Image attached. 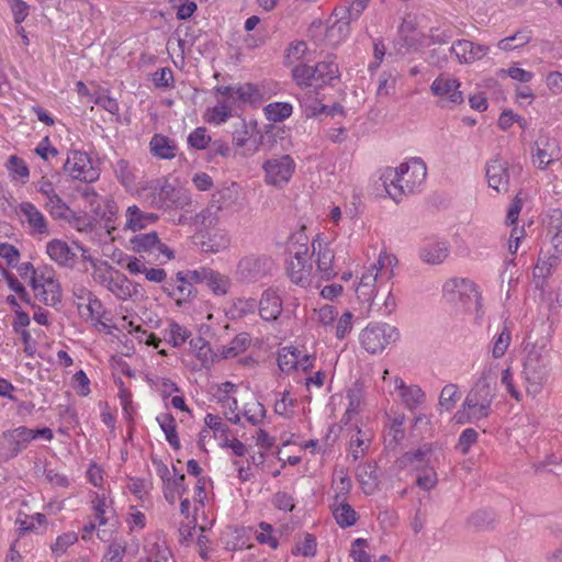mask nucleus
Returning <instances> with one entry per match:
<instances>
[{"label":"nucleus","mask_w":562,"mask_h":562,"mask_svg":"<svg viewBox=\"0 0 562 562\" xmlns=\"http://www.w3.org/2000/svg\"><path fill=\"white\" fill-rule=\"evenodd\" d=\"M550 337L541 336L525 347L521 376L526 391L533 396L538 395L548 383L551 374V344Z\"/></svg>","instance_id":"f257e3e1"},{"label":"nucleus","mask_w":562,"mask_h":562,"mask_svg":"<svg viewBox=\"0 0 562 562\" xmlns=\"http://www.w3.org/2000/svg\"><path fill=\"white\" fill-rule=\"evenodd\" d=\"M427 167L419 157L411 158L396 168H386L381 180L389 196L396 203L405 195L419 192L425 184Z\"/></svg>","instance_id":"f03ea898"},{"label":"nucleus","mask_w":562,"mask_h":562,"mask_svg":"<svg viewBox=\"0 0 562 562\" xmlns=\"http://www.w3.org/2000/svg\"><path fill=\"white\" fill-rule=\"evenodd\" d=\"M495 391L496 380L492 375V370H485L468 393L462 404V411L459 412V422H463L462 416L465 417L464 422L468 423H477L487 418L492 413Z\"/></svg>","instance_id":"7ed1b4c3"},{"label":"nucleus","mask_w":562,"mask_h":562,"mask_svg":"<svg viewBox=\"0 0 562 562\" xmlns=\"http://www.w3.org/2000/svg\"><path fill=\"white\" fill-rule=\"evenodd\" d=\"M397 266V258L386 251H381L373 262L361 276L356 288V295L359 304H362L369 313L376 295V284L390 281L394 277V268Z\"/></svg>","instance_id":"20e7f679"},{"label":"nucleus","mask_w":562,"mask_h":562,"mask_svg":"<svg viewBox=\"0 0 562 562\" xmlns=\"http://www.w3.org/2000/svg\"><path fill=\"white\" fill-rule=\"evenodd\" d=\"M442 293L449 303L460 304L465 310L474 307L477 316H481L482 296L472 280L465 278L449 279L442 286Z\"/></svg>","instance_id":"39448f33"},{"label":"nucleus","mask_w":562,"mask_h":562,"mask_svg":"<svg viewBox=\"0 0 562 562\" xmlns=\"http://www.w3.org/2000/svg\"><path fill=\"white\" fill-rule=\"evenodd\" d=\"M400 339V331L395 326L382 322L369 323L359 335L362 348L371 353H381L387 346Z\"/></svg>","instance_id":"423d86ee"},{"label":"nucleus","mask_w":562,"mask_h":562,"mask_svg":"<svg viewBox=\"0 0 562 562\" xmlns=\"http://www.w3.org/2000/svg\"><path fill=\"white\" fill-rule=\"evenodd\" d=\"M296 164L290 155H278L262 164L265 182L268 186L283 188L292 179Z\"/></svg>","instance_id":"0eeeda50"},{"label":"nucleus","mask_w":562,"mask_h":562,"mask_svg":"<svg viewBox=\"0 0 562 562\" xmlns=\"http://www.w3.org/2000/svg\"><path fill=\"white\" fill-rule=\"evenodd\" d=\"M31 286L35 296L48 306H56L61 301V289L55 279L53 269L44 268L40 272H33Z\"/></svg>","instance_id":"6e6552de"},{"label":"nucleus","mask_w":562,"mask_h":562,"mask_svg":"<svg viewBox=\"0 0 562 562\" xmlns=\"http://www.w3.org/2000/svg\"><path fill=\"white\" fill-rule=\"evenodd\" d=\"M518 167L510 166L508 160L499 155L488 159L485 165V177L491 189L498 193H506L510 187V180Z\"/></svg>","instance_id":"1a4fd4ad"},{"label":"nucleus","mask_w":562,"mask_h":562,"mask_svg":"<svg viewBox=\"0 0 562 562\" xmlns=\"http://www.w3.org/2000/svg\"><path fill=\"white\" fill-rule=\"evenodd\" d=\"M31 428L19 426L0 436V462H8L18 457L32 442Z\"/></svg>","instance_id":"9d476101"},{"label":"nucleus","mask_w":562,"mask_h":562,"mask_svg":"<svg viewBox=\"0 0 562 562\" xmlns=\"http://www.w3.org/2000/svg\"><path fill=\"white\" fill-rule=\"evenodd\" d=\"M151 204L161 210H187L192 204L191 194L181 188H176L168 181L156 189Z\"/></svg>","instance_id":"9b49d317"},{"label":"nucleus","mask_w":562,"mask_h":562,"mask_svg":"<svg viewBox=\"0 0 562 562\" xmlns=\"http://www.w3.org/2000/svg\"><path fill=\"white\" fill-rule=\"evenodd\" d=\"M130 243L135 252L154 256L156 260L164 258L162 262H167L175 259L173 250L160 240L156 232L137 234Z\"/></svg>","instance_id":"f8f14e48"},{"label":"nucleus","mask_w":562,"mask_h":562,"mask_svg":"<svg viewBox=\"0 0 562 562\" xmlns=\"http://www.w3.org/2000/svg\"><path fill=\"white\" fill-rule=\"evenodd\" d=\"M64 170L72 179L93 182L99 179V170L92 166L90 157L82 151L72 150L64 162Z\"/></svg>","instance_id":"ddd939ff"},{"label":"nucleus","mask_w":562,"mask_h":562,"mask_svg":"<svg viewBox=\"0 0 562 562\" xmlns=\"http://www.w3.org/2000/svg\"><path fill=\"white\" fill-rule=\"evenodd\" d=\"M190 276L195 284H204L215 296H225L232 288V280L228 276L210 267L192 269Z\"/></svg>","instance_id":"4468645a"},{"label":"nucleus","mask_w":562,"mask_h":562,"mask_svg":"<svg viewBox=\"0 0 562 562\" xmlns=\"http://www.w3.org/2000/svg\"><path fill=\"white\" fill-rule=\"evenodd\" d=\"M192 270L178 271L175 278L167 280L161 289L162 291L180 306L183 302L194 296L195 291L191 279Z\"/></svg>","instance_id":"2eb2a0df"},{"label":"nucleus","mask_w":562,"mask_h":562,"mask_svg":"<svg viewBox=\"0 0 562 562\" xmlns=\"http://www.w3.org/2000/svg\"><path fill=\"white\" fill-rule=\"evenodd\" d=\"M273 262L266 256H248L237 266V276L246 282H255L270 273Z\"/></svg>","instance_id":"dca6fc26"},{"label":"nucleus","mask_w":562,"mask_h":562,"mask_svg":"<svg viewBox=\"0 0 562 562\" xmlns=\"http://www.w3.org/2000/svg\"><path fill=\"white\" fill-rule=\"evenodd\" d=\"M559 146L554 138L548 135H541L535 142V150L532 154V164L544 170L548 166L559 159Z\"/></svg>","instance_id":"f3484780"},{"label":"nucleus","mask_w":562,"mask_h":562,"mask_svg":"<svg viewBox=\"0 0 562 562\" xmlns=\"http://www.w3.org/2000/svg\"><path fill=\"white\" fill-rule=\"evenodd\" d=\"M18 214L27 224L31 235H48V222L44 214L31 202L19 204Z\"/></svg>","instance_id":"a211bd4d"},{"label":"nucleus","mask_w":562,"mask_h":562,"mask_svg":"<svg viewBox=\"0 0 562 562\" xmlns=\"http://www.w3.org/2000/svg\"><path fill=\"white\" fill-rule=\"evenodd\" d=\"M460 82L452 76L441 74L431 83L430 90L434 95L445 98L452 104L463 102V94L459 90Z\"/></svg>","instance_id":"6ab92c4d"},{"label":"nucleus","mask_w":562,"mask_h":562,"mask_svg":"<svg viewBox=\"0 0 562 562\" xmlns=\"http://www.w3.org/2000/svg\"><path fill=\"white\" fill-rule=\"evenodd\" d=\"M460 64H472L482 59L490 50L488 46L473 43L468 40L453 42L449 48Z\"/></svg>","instance_id":"aec40b11"},{"label":"nucleus","mask_w":562,"mask_h":562,"mask_svg":"<svg viewBox=\"0 0 562 562\" xmlns=\"http://www.w3.org/2000/svg\"><path fill=\"white\" fill-rule=\"evenodd\" d=\"M393 385L394 391L397 392L401 402L407 409L414 411L425 402L426 394L419 385H407L400 376L393 379Z\"/></svg>","instance_id":"412c9836"},{"label":"nucleus","mask_w":562,"mask_h":562,"mask_svg":"<svg viewBox=\"0 0 562 562\" xmlns=\"http://www.w3.org/2000/svg\"><path fill=\"white\" fill-rule=\"evenodd\" d=\"M282 299L276 289L269 288L261 294L258 302L259 315L263 321H276L282 313Z\"/></svg>","instance_id":"4be33fe9"},{"label":"nucleus","mask_w":562,"mask_h":562,"mask_svg":"<svg viewBox=\"0 0 562 562\" xmlns=\"http://www.w3.org/2000/svg\"><path fill=\"white\" fill-rule=\"evenodd\" d=\"M46 254L59 267H72L77 258L74 248L67 241L58 238L47 243Z\"/></svg>","instance_id":"5701e85b"},{"label":"nucleus","mask_w":562,"mask_h":562,"mask_svg":"<svg viewBox=\"0 0 562 562\" xmlns=\"http://www.w3.org/2000/svg\"><path fill=\"white\" fill-rule=\"evenodd\" d=\"M431 456H432V446L429 443H425L420 447H418L415 450L405 452L400 459H398V465L401 468H408L416 471H420L431 463Z\"/></svg>","instance_id":"b1692460"},{"label":"nucleus","mask_w":562,"mask_h":562,"mask_svg":"<svg viewBox=\"0 0 562 562\" xmlns=\"http://www.w3.org/2000/svg\"><path fill=\"white\" fill-rule=\"evenodd\" d=\"M157 221V214L142 211L137 205H131L125 211L124 229L132 232L142 231Z\"/></svg>","instance_id":"393cba45"},{"label":"nucleus","mask_w":562,"mask_h":562,"mask_svg":"<svg viewBox=\"0 0 562 562\" xmlns=\"http://www.w3.org/2000/svg\"><path fill=\"white\" fill-rule=\"evenodd\" d=\"M149 151L158 159L171 160L177 156L178 145L175 139L156 133L150 138Z\"/></svg>","instance_id":"a878e982"},{"label":"nucleus","mask_w":562,"mask_h":562,"mask_svg":"<svg viewBox=\"0 0 562 562\" xmlns=\"http://www.w3.org/2000/svg\"><path fill=\"white\" fill-rule=\"evenodd\" d=\"M233 144L237 149H241V156L250 157L258 151L260 142L252 138L246 123L241 122L233 132Z\"/></svg>","instance_id":"bb28decb"},{"label":"nucleus","mask_w":562,"mask_h":562,"mask_svg":"<svg viewBox=\"0 0 562 562\" xmlns=\"http://www.w3.org/2000/svg\"><path fill=\"white\" fill-rule=\"evenodd\" d=\"M313 266L308 260H289L286 272L290 280L301 288H307L312 283Z\"/></svg>","instance_id":"cd10ccee"},{"label":"nucleus","mask_w":562,"mask_h":562,"mask_svg":"<svg viewBox=\"0 0 562 562\" xmlns=\"http://www.w3.org/2000/svg\"><path fill=\"white\" fill-rule=\"evenodd\" d=\"M373 434L370 429H362L355 426V431L350 436L349 453L355 461L363 458L371 446Z\"/></svg>","instance_id":"c85d7f7f"},{"label":"nucleus","mask_w":562,"mask_h":562,"mask_svg":"<svg viewBox=\"0 0 562 562\" xmlns=\"http://www.w3.org/2000/svg\"><path fill=\"white\" fill-rule=\"evenodd\" d=\"M318 89L305 88L297 94V100L301 108L304 110L307 117L316 116L326 112V105L322 103V99L318 97Z\"/></svg>","instance_id":"c756f323"},{"label":"nucleus","mask_w":562,"mask_h":562,"mask_svg":"<svg viewBox=\"0 0 562 562\" xmlns=\"http://www.w3.org/2000/svg\"><path fill=\"white\" fill-rule=\"evenodd\" d=\"M450 249L446 241H431L420 248V259L428 265H440L449 256Z\"/></svg>","instance_id":"7c9ffc66"},{"label":"nucleus","mask_w":562,"mask_h":562,"mask_svg":"<svg viewBox=\"0 0 562 562\" xmlns=\"http://www.w3.org/2000/svg\"><path fill=\"white\" fill-rule=\"evenodd\" d=\"M330 507L336 522L341 528H347L356 524L358 515L346 502V498H334Z\"/></svg>","instance_id":"2f4dec72"},{"label":"nucleus","mask_w":562,"mask_h":562,"mask_svg":"<svg viewBox=\"0 0 562 562\" xmlns=\"http://www.w3.org/2000/svg\"><path fill=\"white\" fill-rule=\"evenodd\" d=\"M316 255L317 271L321 278L329 280L335 277L337 272L334 268L335 255L333 249L328 245L323 246L322 244H318Z\"/></svg>","instance_id":"473e14b6"},{"label":"nucleus","mask_w":562,"mask_h":562,"mask_svg":"<svg viewBox=\"0 0 562 562\" xmlns=\"http://www.w3.org/2000/svg\"><path fill=\"white\" fill-rule=\"evenodd\" d=\"M108 290L121 301H127L137 292L136 285L119 271H115L114 280L109 283Z\"/></svg>","instance_id":"72a5a7b5"},{"label":"nucleus","mask_w":562,"mask_h":562,"mask_svg":"<svg viewBox=\"0 0 562 562\" xmlns=\"http://www.w3.org/2000/svg\"><path fill=\"white\" fill-rule=\"evenodd\" d=\"M348 16L344 13L340 19L336 20L330 26H328L325 31V40L328 45L336 46L345 41L350 34V24Z\"/></svg>","instance_id":"f704fd0d"},{"label":"nucleus","mask_w":562,"mask_h":562,"mask_svg":"<svg viewBox=\"0 0 562 562\" xmlns=\"http://www.w3.org/2000/svg\"><path fill=\"white\" fill-rule=\"evenodd\" d=\"M339 77L338 65L331 60L321 61L314 66L315 89L329 85Z\"/></svg>","instance_id":"c9c22d12"},{"label":"nucleus","mask_w":562,"mask_h":562,"mask_svg":"<svg viewBox=\"0 0 562 562\" xmlns=\"http://www.w3.org/2000/svg\"><path fill=\"white\" fill-rule=\"evenodd\" d=\"M357 479L359 484L361 485L362 491L367 495L373 494L378 488V475L375 471V464L373 463H362L357 468Z\"/></svg>","instance_id":"e433bc0d"},{"label":"nucleus","mask_w":562,"mask_h":562,"mask_svg":"<svg viewBox=\"0 0 562 562\" xmlns=\"http://www.w3.org/2000/svg\"><path fill=\"white\" fill-rule=\"evenodd\" d=\"M172 470L176 475L164 485L165 498L171 505L175 504L178 496L181 497L188 490L187 485L184 484V474H178L176 467H173Z\"/></svg>","instance_id":"4c0bfd02"},{"label":"nucleus","mask_w":562,"mask_h":562,"mask_svg":"<svg viewBox=\"0 0 562 562\" xmlns=\"http://www.w3.org/2000/svg\"><path fill=\"white\" fill-rule=\"evenodd\" d=\"M170 551L162 542H147L144 546V557L137 562H167Z\"/></svg>","instance_id":"58836bf2"},{"label":"nucleus","mask_w":562,"mask_h":562,"mask_svg":"<svg viewBox=\"0 0 562 562\" xmlns=\"http://www.w3.org/2000/svg\"><path fill=\"white\" fill-rule=\"evenodd\" d=\"M44 206L54 220L71 221L74 217V212L58 194L46 200Z\"/></svg>","instance_id":"ea45409f"},{"label":"nucleus","mask_w":562,"mask_h":562,"mask_svg":"<svg viewBox=\"0 0 562 562\" xmlns=\"http://www.w3.org/2000/svg\"><path fill=\"white\" fill-rule=\"evenodd\" d=\"M156 420L159 424L161 430L164 431L168 443L173 449L178 450L180 448V440L176 429L175 417L169 413H165L158 415Z\"/></svg>","instance_id":"a19ab883"},{"label":"nucleus","mask_w":562,"mask_h":562,"mask_svg":"<svg viewBox=\"0 0 562 562\" xmlns=\"http://www.w3.org/2000/svg\"><path fill=\"white\" fill-rule=\"evenodd\" d=\"M531 31L522 29L517 31L514 35L505 37L497 43V47L502 50H514L527 45L531 41Z\"/></svg>","instance_id":"79ce46f5"},{"label":"nucleus","mask_w":562,"mask_h":562,"mask_svg":"<svg viewBox=\"0 0 562 562\" xmlns=\"http://www.w3.org/2000/svg\"><path fill=\"white\" fill-rule=\"evenodd\" d=\"M222 206L218 204V201L215 200V195H213L210 204L202 210L199 214L195 215L194 222L198 225L203 227H212L216 225L218 221V212Z\"/></svg>","instance_id":"37998d69"},{"label":"nucleus","mask_w":562,"mask_h":562,"mask_svg":"<svg viewBox=\"0 0 562 562\" xmlns=\"http://www.w3.org/2000/svg\"><path fill=\"white\" fill-rule=\"evenodd\" d=\"M190 336L191 331L188 328L173 321L164 330L165 339L173 347L182 346Z\"/></svg>","instance_id":"c03bdc74"},{"label":"nucleus","mask_w":562,"mask_h":562,"mask_svg":"<svg viewBox=\"0 0 562 562\" xmlns=\"http://www.w3.org/2000/svg\"><path fill=\"white\" fill-rule=\"evenodd\" d=\"M7 169L13 181L25 183L30 177V169L26 162L15 155L9 157Z\"/></svg>","instance_id":"a18cd8bd"},{"label":"nucleus","mask_w":562,"mask_h":562,"mask_svg":"<svg viewBox=\"0 0 562 562\" xmlns=\"http://www.w3.org/2000/svg\"><path fill=\"white\" fill-rule=\"evenodd\" d=\"M292 77L301 89L315 88L314 66L299 64L292 68Z\"/></svg>","instance_id":"49530a36"},{"label":"nucleus","mask_w":562,"mask_h":562,"mask_svg":"<svg viewBox=\"0 0 562 562\" xmlns=\"http://www.w3.org/2000/svg\"><path fill=\"white\" fill-rule=\"evenodd\" d=\"M290 260H308L307 237L304 235L292 236L288 245Z\"/></svg>","instance_id":"de8ad7c7"},{"label":"nucleus","mask_w":562,"mask_h":562,"mask_svg":"<svg viewBox=\"0 0 562 562\" xmlns=\"http://www.w3.org/2000/svg\"><path fill=\"white\" fill-rule=\"evenodd\" d=\"M512 342V333L507 326H504L499 334L492 339V356L501 359L505 356Z\"/></svg>","instance_id":"09e8293b"},{"label":"nucleus","mask_w":562,"mask_h":562,"mask_svg":"<svg viewBox=\"0 0 562 562\" xmlns=\"http://www.w3.org/2000/svg\"><path fill=\"white\" fill-rule=\"evenodd\" d=\"M293 108L288 102H272L266 105L265 112L267 117L273 122H281L290 117Z\"/></svg>","instance_id":"8fccbe9b"},{"label":"nucleus","mask_w":562,"mask_h":562,"mask_svg":"<svg viewBox=\"0 0 562 562\" xmlns=\"http://www.w3.org/2000/svg\"><path fill=\"white\" fill-rule=\"evenodd\" d=\"M95 217L112 221L117 212L116 203L112 199L101 198L90 210Z\"/></svg>","instance_id":"3c124183"},{"label":"nucleus","mask_w":562,"mask_h":562,"mask_svg":"<svg viewBox=\"0 0 562 562\" xmlns=\"http://www.w3.org/2000/svg\"><path fill=\"white\" fill-rule=\"evenodd\" d=\"M207 122L221 125L232 116V108L226 101H218V103L207 110Z\"/></svg>","instance_id":"603ef678"},{"label":"nucleus","mask_w":562,"mask_h":562,"mask_svg":"<svg viewBox=\"0 0 562 562\" xmlns=\"http://www.w3.org/2000/svg\"><path fill=\"white\" fill-rule=\"evenodd\" d=\"M114 172L119 181L126 189H132L135 184V173L127 160L121 159L116 162Z\"/></svg>","instance_id":"864d4df0"},{"label":"nucleus","mask_w":562,"mask_h":562,"mask_svg":"<svg viewBox=\"0 0 562 562\" xmlns=\"http://www.w3.org/2000/svg\"><path fill=\"white\" fill-rule=\"evenodd\" d=\"M316 539L311 533H305L292 548L293 555L314 557L316 554Z\"/></svg>","instance_id":"5fc2aeb1"},{"label":"nucleus","mask_w":562,"mask_h":562,"mask_svg":"<svg viewBox=\"0 0 562 562\" xmlns=\"http://www.w3.org/2000/svg\"><path fill=\"white\" fill-rule=\"evenodd\" d=\"M258 308V302L255 299L239 297L233 302L231 312L233 317H243L248 314L255 313Z\"/></svg>","instance_id":"6e6d98bb"},{"label":"nucleus","mask_w":562,"mask_h":562,"mask_svg":"<svg viewBox=\"0 0 562 562\" xmlns=\"http://www.w3.org/2000/svg\"><path fill=\"white\" fill-rule=\"evenodd\" d=\"M460 398L459 390L456 384H447L441 390L439 405L446 411H451Z\"/></svg>","instance_id":"4d7b16f0"},{"label":"nucleus","mask_w":562,"mask_h":562,"mask_svg":"<svg viewBox=\"0 0 562 562\" xmlns=\"http://www.w3.org/2000/svg\"><path fill=\"white\" fill-rule=\"evenodd\" d=\"M244 416L251 425H260L266 417V408L260 402L254 401L246 404Z\"/></svg>","instance_id":"13d9d810"},{"label":"nucleus","mask_w":562,"mask_h":562,"mask_svg":"<svg viewBox=\"0 0 562 562\" xmlns=\"http://www.w3.org/2000/svg\"><path fill=\"white\" fill-rule=\"evenodd\" d=\"M211 139L205 127H196L189 134L188 144L196 150H203L209 147Z\"/></svg>","instance_id":"bf43d9fd"},{"label":"nucleus","mask_w":562,"mask_h":562,"mask_svg":"<svg viewBox=\"0 0 562 562\" xmlns=\"http://www.w3.org/2000/svg\"><path fill=\"white\" fill-rule=\"evenodd\" d=\"M78 541V536L74 531L65 532L57 537L50 549L55 557L63 555L67 549Z\"/></svg>","instance_id":"052dcab7"},{"label":"nucleus","mask_w":562,"mask_h":562,"mask_svg":"<svg viewBox=\"0 0 562 562\" xmlns=\"http://www.w3.org/2000/svg\"><path fill=\"white\" fill-rule=\"evenodd\" d=\"M236 99L237 102L256 103L260 101L259 89L252 83L238 85Z\"/></svg>","instance_id":"680f3d73"},{"label":"nucleus","mask_w":562,"mask_h":562,"mask_svg":"<svg viewBox=\"0 0 562 562\" xmlns=\"http://www.w3.org/2000/svg\"><path fill=\"white\" fill-rule=\"evenodd\" d=\"M353 314L350 311L342 313L337 319L335 326V336L338 340H344L352 330Z\"/></svg>","instance_id":"e2e57ef3"},{"label":"nucleus","mask_w":562,"mask_h":562,"mask_svg":"<svg viewBox=\"0 0 562 562\" xmlns=\"http://www.w3.org/2000/svg\"><path fill=\"white\" fill-rule=\"evenodd\" d=\"M294 398L290 395L289 391H284L280 394V398L276 400L274 403V413L283 416L285 418H290L293 414L294 407Z\"/></svg>","instance_id":"0e129e2a"},{"label":"nucleus","mask_w":562,"mask_h":562,"mask_svg":"<svg viewBox=\"0 0 562 562\" xmlns=\"http://www.w3.org/2000/svg\"><path fill=\"white\" fill-rule=\"evenodd\" d=\"M249 337L247 334H239L237 335L232 341L231 344L225 347V349L223 350V355L225 358H233V357H236L237 355L244 352L247 348V346L249 345Z\"/></svg>","instance_id":"69168bd1"},{"label":"nucleus","mask_w":562,"mask_h":562,"mask_svg":"<svg viewBox=\"0 0 562 562\" xmlns=\"http://www.w3.org/2000/svg\"><path fill=\"white\" fill-rule=\"evenodd\" d=\"M316 321L324 327H334V323L338 316L336 307L325 304L317 310H314Z\"/></svg>","instance_id":"338daca9"},{"label":"nucleus","mask_w":562,"mask_h":562,"mask_svg":"<svg viewBox=\"0 0 562 562\" xmlns=\"http://www.w3.org/2000/svg\"><path fill=\"white\" fill-rule=\"evenodd\" d=\"M419 472L420 473L418 474V476L416 479V484L419 488H422L424 491H430L431 488H434L437 485L438 477H437V473L434 470L432 465H429V467L420 470Z\"/></svg>","instance_id":"774afa93"}]
</instances>
